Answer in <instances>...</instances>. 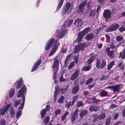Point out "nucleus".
Instances as JSON below:
<instances>
[{
	"mask_svg": "<svg viewBox=\"0 0 125 125\" xmlns=\"http://www.w3.org/2000/svg\"><path fill=\"white\" fill-rule=\"evenodd\" d=\"M26 88L25 86H22L17 96V97H19L22 96V102L21 104V105L19 108V110H21L23 109L25 101V96H23L24 93L26 92Z\"/></svg>",
	"mask_w": 125,
	"mask_h": 125,
	"instance_id": "1",
	"label": "nucleus"
},
{
	"mask_svg": "<svg viewBox=\"0 0 125 125\" xmlns=\"http://www.w3.org/2000/svg\"><path fill=\"white\" fill-rule=\"evenodd\" d=\"M90 45V43L86 44L79 43L77 45L75 46L74 52V53H76L80 51L81 50L83 51L84 48L89 46Z\"/></svg>",
	"mask_w": 125,
	"mask_h": 125,
	"instance_id": "2",
	"label": "nucleus"
},
{
	"mask_svg": "<svg viewBox=\"0 0 125 125\" xmlns=\"http://www.w3.org/2000/svg\"><path fill=\"white\" fill-rule=\"evenodd\" d=\"M106 61L105 59H103L101 61L99 59L97 60L96 63V66L98 69H102L104 68L106 66Z\"/></svg>",
	"mask_w": 125,
	"mask_h": 125,
	"instance_id": "3",
	"label": "nucleus"
},
{
	"mask_svg": "<svg viewBox=\"0 0 125 125\" xmlns=\"http://www.w3.org/2000/svg\"><path fill=\"white\" fill-rule=\"evenodd\" d=\"M59 63L57 60H55L54 61L53 64L52 66V68L53 69V71L54 72L53 73V78L54 79L55 83V79L57 77L56 72L58 70Z\"/></svg>",
	"mask_w": 125,
	"mask_h": 125,
	"instance_id": "4",
	"label": "nucleus"
},
{
	"mask_svg": "<svg viewBox=\"0 0 125 125\" xmlns=\"http://www.w3.org/2000/svg\"><path fill=\"white\" fill-rule=\"evenodd\" d=\"M59 40L58 39H56V41L53 38H52L50 39L47 43L45 48V50L46 51L47 50L52 46V44L54 42H58Z\"/></svg>",
	"mask_w": 125,
	"mask_h": 125,
	"instance_id": "5",
	"label": "nucleus"
},
{
	"mask_svg": "<svg viewBox=\"0 0 125 125\" xmlns=\"http://www.w3.org/2000/svg\"><path fill=\"white\" fill-rule=\"evenodd\" d=\"M119 27V25L117 23L113 24L106 29V31L109 32L114 31L117 29Z\"/></svg>",
	"mask_w": 125,
	"mask_h": 125,
	"instance_id": "6",
	"label": "nucleus"
},
{
	"mask_svg": "<svg viewBox=\"0 0 125 125\" xmlns=\"http://www.w3.org/2000/svg\"><path fill=\"white\" fill-rule=\"evenodd\" d=\"M59 44L60 43H56L54 45L50 51V53L49 54V57H51L54 54L56 51L58 46Z\"/></svg>",
	"mask_w": 125,
	"mask_h": 125,
	"instance_id": "7",
	"label": "nucleus"
},
{
	"mask_svg": "<svg viewBox=\"0 0 125 125\" xmlns=\"http://www.w3.org/2000/svg\"><path fill=\"white\" fill-rule=\"evenodd\" d=\"M87 2L84 1L79 5V8L77 10V12L80 13L82 14L84 10L83 7L85 6Z\"/></svg>",
	"mask_w": 125,
	"mask_h": 125,
	"instance_id": "8",
	"label": "nucleus"
},
{
	"mask_svg": "<svg viewBox=\"0 0 125 125\" xmlns=\"http://www.w3.org/2000/svg\"><path fill=\"white\" fill-rule=\"evenodd\" d=\"M11 104H9L6 105L5 106L1 108L0 110V114L2 115H3L10 108L11 106Z\"/></svg>",
	"mask_w": 125,
	"mask_h": 125,
	"instance_id": "9",
	"label": "nucleus"
},
{
	"mask_svg": "<svg viewBox=\"0 0 125 125\" xmlns=\"http://www.w3.org/2000/svg\"><path fill=\"white\" fill-rule=\"evenodd\" d=\"M79 70H76L75 71L71 77L70 79L71 80L73 81L78 77L79 75Z\"/></svg>",
	"mask_w": 125,
	"mask_h": 125,
	"instance_id": "10",
	"label": "nucleus"
},
{
	"mask_svg": "<svg viewBox=\"0 0 125 125\" xmlns=\"http://www.w3.org/2000/svg\"><path fill=\"white\" fill-rule=\"evenodd\" d=\"M103 15L104 18H109L111 16V12L109 10H106L104 11Z\"/></svg>",
	"mask_w": 125,
	"mask_h": 125,
	"instance_id": "11",
	"label": "nucleus"
},
{
	"mask_svg": "<svg viewBox=\"0 0 125 125\" xmlns=\"http://www.w3.org/2000/svg\"><path fill=\"white\" fill-rule=\"evenodd\" d=\"M41 62V61L40 59H39L38 61H37L36 63L33 67L31 70V72H32L35 71L40 65Z\"/></svg>",
	"mask_w": 125,
	"mask_h": 125,
	"instance_id": "12",
	"label": "nucleus"
},
{
	"mask_svg": "<svg viewBox=\"0 0 125 125\" xmlns=\"http://www.w3.org/2000/svg\"><path fill=\"white\" fill-rule=\"evenodd\" d=\"M78 111V109H76L73 113V114L72 116V118H71L72 120V122H73L76 119V118L77 117L78 114L77 112Z\"/></svg>",
	"mask_w": 125,
	"mask_h": 125,
	"instance_id": "13",
	"label": "nucleus"
},
{
	"mask_svg": "<svg viewBox=\"0 0 125 125\" xmlns=\"http://www.w3.org/2000/svg\"><path fill=\"white\" fill-rule=\"evenodd\" d=\"M79 86L78 85H74L73 88L72 90V94H76L79 90Z\"/></svg>",
	"mask_w": 125,
	"mask_h": 125,
	"instance_id": "14",
	"label": "nucleus"
},
{
	"mask_svg": "<svg viewBox=\"0 0 125 125\" xmlns=\"http://www.w3.org/2000/svg\"><path fill=\"white\" fill-rule=\"evenodd\" d=\"M71 5L70 3L67 2L64 8L63 9V12L64 13H66L69 10V8L71 7Z\"/></svg>",
	"mask_w": 125,
	"mask_h": 125,
	"instance_id": "15",
	"label": "nucleus"
},
{
	"mask_svg": "<svg viewBox=\"0 0 125 125\" xmlns=\"http://www.w3.org/2000/svg\"><path fill=\"white\" fill-rule=\"evenodd\" d=\"M94 34L92 33H91L88 34L86 36V37L84 38V39H86L87 41L91 39L94 37Z\"/></svg>",
	"mask_w": 125,
	"mask_h": 125,
	"instance_id": "16",
	"label": "nucleus"
},
{
	"mask_svg": "<svg viewBox=\"0 0 125 125\" xmlns=\"http://www.w3.org/2000/svg\"><path fill=\"white\" fill-rule=\"evenodd\" d=\"M22 82V78H20L19 81H17L16 83L15 84H17L16 88L17 89H19L21 85Z\"/></svg>",
	"mask_w": 125,
	"mask_h": 125,
	"instance_id": "17",
	"label": "nucleus"
},
{
	"mask_svg": "<svg viewBox=\"0 0 125 125\" xmlns=\"http://www.w3.org/2000/svg\"><path fill=\"white\" fill-rule=\"evenodd\" d=\"M84 35L81 32L79 33L78 35L77 38L76 40L78 42L81 41L82 39L83 38Z\"/></svg>",
	"mask_w": 125,
	"mask_h": 125,
	"instance_id": "18",
	"label": "nucleus"
},
{
	"mask_svg": "<svg viewBox=\"0 0 125 125\" xmlns=\"http://www.w3.org/2000/svg\"><path fill=\"white\" fill-rule=\"evenodd\" d=\"M98 109L99 108L98 107L94 105L91 106L89 108V110L91 111H97Z\"/></svg>",
	"mask_w": 125,
	"mask_h": 125,
	"instance_id": "19",
	"label": "nucleus"
},
{
	"mask_svg": "<svg viewBox=\"0 0 125 125\" xmlns=\"http://www.w3.org/2000/svg\"><path fill=\"white\" fill-rule=\"evenodd\" d=\"M120 89V86L118 85H116L114 86H113L112 90L114 92L118 91Z\"/></svg>",
	"mask_w": 125,
	"mask_h": 125,
	"instance_id": "20",
	"label": "nucleus"
},
{
	"mask_svg": "<svg viewBox=\"0 0 125 125\" xmlns=\"http://www.w3.org/2000/svg\"><path fill=\"white\" fill-rule=\"evenodd\" d=\"M90 29V28L89 27H87L85 28L84 30H83L81 32L84 35L85 34H87L89 31Z\"/></svg>",
	"mask_w": 125,
	"mask_h": 125,
	"instance_id": "21",
	"label": "nucleus"
},
{
	"mask_svg": "<svg viewBox=\"0 0 125 125\" xmlns=\"http://www.w3.org/2000/svg\"><path fill=\"white\" fill-rule=\"evenodd\" d=\"M115 63L114 61H112L110 62L108 65L107 69L108 70H110L112 68Z\"/></svg>",
	"mask_w": 125,
	"mask_h": 125,
	"instance_id": "22",
	"label": "nucleus"
},
{
	"mask_svg": "<svg viewBox=\"0 0 125 125\" xmlns=\"http://www.w3.org/2000/svg\"><path fill=\"white\" fill-rule=\"evenodd\" d=\"M47 112V110L45 109H43L41 111V116L42 118H43L45 116Z\"/></svg>",
	"mask_w": 125,
	"mask_h": 125,
	"instance_id": "23",
	"label": "nucleus"
},
{
	"mask_svg": "<svg viewBox=\"0 0 125 125\" xmlns=\"http://www.w3.org/2000/svg\"><path fill=\"white\" fill-rule=\"evenodd\" d=\"M108 93L107 92L103 90L100 92V95L101 96H106L107 95Z\"/></svg>",
	"mask_w": 125,
	"mask_h": 125,
	"instance_id": "24",
	"label": "nucleus"
},
{
	"mask_svg": "<svg viewBox=\"0 0 125 125\" xmlns=\"http://www.w3.org/2000/svg\"><path fill=\"white\" fill-rule=\"evenodd\" d=\"M15 92V89L14 88L12 89L9 92V96L10 98H11L14 95Z\"/></svg>",
	"mask_w": 125,
	"mask_h": 125,
	"instance_id": "25",
	"label": "nucleus"
},
{
	"mask_svg": "<svg viewBox=\"0 0 125 125\" xmlns=\"http://www.w3.org/2000/svg\"><path fill=\"white\" fill-rule=\"evenodd\" d=\"M67 32V31H66L65 32L62 31V32L59 33L57 35V37L59 38H61L64 36V34L65 33H66Z\"/></svg>",
	"mask_w": 125,
	"mask_h": 125,
	"instance_id": "26",
	"label": "nucleus"
},
{
	"mask_svg": "<svg viewBox=\"0 0 125 125\" xmlns=\"http://www.w3.org/2000/svg\"><path fill=\"white\" fill-rule=\"evenodd\" d=\"M123 39V36L118 35L116 37V40L117 42H119L122 40Z\"/></svg>",
	"mask_w": 125,
	"mask_h": 125,
	"instance_id": "27",
	"label": "nucleus"
},
{
	"mask_svg": "<svg viewBox=\"0 0 125 125\" xmlns=\"http://www.w3.org/2000/svg\"><path fill=\"white\" fill-rule=\"evenodd\" d=\"M69 113V112H68L67 111H66L65 113L61 117V119L62 121H64L66 119V116L68 115Z\"/></svg>",
	"mask_w": 125,
	"mask_h": 125,
	"instance_id": "28",
	"label": "nucleus"
},
{
	"mask_svg": "<svg viewBox=\"0 0 125 125\" xmlns=\"http://www.w3.org/2000/svg\"><path fill=\"white\" fill-rule=\"evenodd\" d=\"M87 111L86 110L82 111L80 114V117H82L83 116L86 115L87 113Z\"/></svg>",
	"mask_w": 125,
	"mask_h": 125,
	"instance_id": "29",
	"label": "nucleus"
},
{
	"mask_svg": "<svg viewBox=\"0 0 125 125\" xmlns=\"http://www.w3.org/2000/svg\"><path fill=\"white\" fill-rule=\"evenodd\" d=\"M114 54V51L113 50H112L108 52H107V55L111 58H113V55Z\"/></svg>",
	"mask_w": 125,
	"mask_h": 125,
	"instance_id": "30",
	"label": "nucleus"
},
{
	"mask_svg": "<svg viewBox=\"0 0 125 125\" xmlns=\"http://www.w3.org/2000/svg\"><path fill=\"white\" fill-rule=\"evenodd\" d=\"M122 54V59H124L125 58V49H124L122 52H120L119 54V58H120L121 57Z\"/></svg>",
	"mask_w": 125,
	"mask_h": 125,
	"instance_id": "31",
	"label": "nucleus"
},
{
	"mask_svg": "<svg viewBox=\"0 0 125 125\" xmlns=\"http://www.w3.org/2000/svg\"><path fill=\"white\" fill-rule=\"evenodd\" d=\"M63 0H59V3L57 8V9L59 10L60 9L63 4Z\"/></svg>",
	"mask_w": 125,
	"mask_h": 125,
	"instance_id": "32",
	"label": "nucleus"
},
{
	"mask_svg": "<svg viewBox=\"0 0 125 125\" xmlns=\"http://www.w3.org/2000/svg\"><path fill=\"white\" fill-rule=\"evenodd\" d=\"M105 117V114L104 113H103L99 116L98 117V118L99 119L101 120L104 119Z\"/></svg>",
	"mask_w": 125,
	"mask_h": 125,
	"instance_id": "33",
	"label": "nucleus"
},
{
	"mask_svg": "<svg viewBox=\"0 0 125 125\" xmlns=\"http://www.w3.org/2000/svg\"><path fill=\"white\" fill-rule=\"evenodd\" d=\"M108 75H107L106 76L103 75L100 78V80L101 81L105 80L108 79Z\"/></svg>",
	"mask_w": 125,
	"mask_h": 125,
	"instance_id": "34",
	"label": "nucleus"
},
{
	"mask_svg": "<svg viewBox=\"0 0 125 125\" xmlns=\"http://www.w3.org/2000/svg\"><path fill=\"white\" fill-rule=\"evenodd\" d=\"M10 114L11 117H12L15 114V110L13 108L11 107L10 109Z\"/></svg>",
	"mask_w": 125,
	"mask_h": 125,
	"instance_id": "35",
	"label": "nucleus"
},
{
	"mask_svg": "<svg viewBox=\"0 0 125 125\" xmlns=\"http://www.w3.org/2000/svg\"><path fill=\"white\" fill-rule=\"evenodd\" d=\"M94 58L95 57L94 56H92L90 58L87 62V63L88 64H90L94 60Z\"/></svg>",
	"mask_w": 125,
	"mask_h": 125,
	"instance_id": "36",
	"label": "nucleus"
},
{
	"mask_svg": "<svg viewBox=\"0 0 125 125\" xmlns=\"http://www.w3.org/2000/svg\"><path fill=\"white\" fill-rule=\"evenodd\" d=\"M116 45V43L115 42H112L110 44V47L112 49L115 48Z\"/></svg>",
	"mask_w": 125,
	"mask_h": 125,
	"instance_id": "37",
	"label": "nucleus"
},
{
	"mask_svg": "<svg viewBox=\"0 0 125 125\" xmlns=\"http://www.w3.org/2000/svg\"><path fill=\"white\" fill-rule=\"evenodd\" d=\"M22 112L21 110H19V111L16 113V118L18 119L20 117L21 115Z\"/></svg>",
	"mask_w": 125,
	"mask_h": 125,
	"instance_id": "38",
	"label": "nucleus"
},
{
	"mask_svg": "<svg viewBox=\"0 0 125 125\" xmlns=\"http://www.w3.org/2000/svg\"><path fill=\"white\" fill-rule=\"evenodd\" d=\"M93 80V79L92 77L89 78L86 82L85 84L86 85H88L92 82Z\"/></svg>",
	"mask_w": 125,
	"mask_h": 125,
	"instance_id": "39",
	"label": "nucleus"
},
{
	"mask_svg": "<svg viewBox=\"0 0 125 125\" xmlns=\"http://www.w3.org/2000/svg\"><path fill=\"white\" fill-rule=\"evenodd\" d=\"M64 97L63 96H61L59 99L58 100V102L60 103H61L63 102Z\"/></svg>",
	"mask_w": 125,
	"mask_h": 125,
	"instance_id": "40",
	"label": "nucleus"
},
{
	"mask_svg": "<svg viewBox=\"0 0 125 125\" xmlns=\"http://www.w3.org/2000/svg\"><path fill=\"white\" fill-rule=\"evenodd\" d=\"M83 105L82 102L81 101H79L77 103L76 106L77 107L82 106Z\"/></svg>",
	"mask_w": 125,
	"mask_h": 125,
	"instance_id": "41",
	"label": "nucleus"
},
{
	"mask_svg": "<svg viewBox=\"0 0 125 125\" xmlns=\"http://www.w3.org/2000/svg\"><path fill=\"white\" fill-rule=\"evenodd\" d=\"M20 102L21 101L20 100H15L14 102V106L16 107L19 105Z\"/></svg>",
	"mask_w": 125,
	"mask_h": 125,
	"instance_id": "42",
	"label": "nucleus"
},
{
	"mask_svg": "<svg viewBox=\"0 0 125 125\" xmlns=\"http://www.w3.org/2000/svg\"><path fill=\"white\" fill-rule=\"evenodd\" d=\"M61 112V110L60 109L58 108L55 110L54 113L55 115H57L60 114Z\"/></svg>",
	"mask_w": 125,
	"mask_h": 125,
	"instance_id": "43",
	"label": "nucleus"
},
{
	"mask_svg": "<svg viewBox=\"0 0 125 125\" xmlns=\"http://www.w3.org/2000/svg\"><path fill=\"white\" fill-rule=\"evenodd\" d=\"M50 119V117L49 116H46L44 119V122L46 124L49 121Z\"/></svg>",
	"mask_w": 125,
	"mask_h": 125,
	"instance_id": "44",
	"label": "nucleus"
},
{
	"mask_svg": "<svg viewBox=\"0 0 125 125\" xmlns=\"http://www.w3.org/2000/svg\"><path fill=\"white\" fill-rule=\"evenodd\" d=\"M90 66L89 65L88 66L83 67L82 70L83 71H87L89 70L90 69Z\"/></svg>",
	"mask_w": 125,
	"mask_h": 125,
	"instance_id": "45",
	"label": "nucleus"
},
{
	"mask_svg": "<svg viewBox=\"0 0 125 125\" xmlns=\"http://www.w3.org/2000/svg\"><path fill=\"white\" fill-rule=\"evenodd\" d=\"M105 35L106 39V41L108 42H110V36L108 34H106Z\"/></svg>",
	"mask_w": 125,
	"mask_h": 125,
	"instance_id": "46",
	"label": "nucleus"
},
{
	"mask_svg": "<svg viewBox=\"0 0 125 125\" xmlns=\"http://www.w3.org/2000/svg\"><path fill=\"white\" fill-rule=\"evenodd\" d=\"M6 123L4 119H2L0 120V125H5Z\"/></svg>",
	"mask_w": 125,
	"mask_h": 125,
	"instance_id": "47",
	"label": "nucleus"
},
{
	"mask_svg": "<svg viewBox=\"0 0 125 125\" xmlns=\"http://www.w3.org/2000/svg\"><path fill=\"white\" fill-rule=\"evenodd\" d=\"M74 65V62H72L69 65V66L68 67V69H70Z\"/></svg>",
	"mask_w": 125,
	"mask_h": 125,
	"instance_id": "48",
	"label": "nucleus"
},
{
	"mask_svg": "<svg viewBox=\"0 0 125 125\" xmlns=\"http://www.w3.org/2000/svg\"><path fill=\"white\" fill-rule=\"evenodd\" d=\"M59 80L60 82H64L66 80V79L63 78V75L62 74H61V76L59 78Z\"/></svg>",
	"mask_w": 125,
	"mask_h": 125,
	"instance_id": "49",
	"label": "nucleus"
},
{
	"mask_svg": "<svg viewBox=\"0 0 125 125\" xmlns=\"http://www.w3.org/2000/svg\"><path fill=\"white\" fill-rule=\"evenodd\" d=\"M71 101H70L69 102H68L66 104H65V106L67 108H69V107L71 105Z\"/></svg>",
	"mask_w": 125,
	"mask_h": 125,
	"instance_id": "50",
	"label": "nucleus"
},
{
	"mask_svg": "<svg viewBox=\"0 0 125 125\" xmlns=\"http://www.w3.org/2000/svg\"><path fill=\"white\" fill-rule=\"evenodd\" d=\"M123 62L119 63L117 67L120 68V69L123 70L124 68V65H122Z\"/></svg>",
	"mask_w": 125,
	"mask_h": 125,
	"instance_id": "51",
	"label": "nucleus"
},
{
	"mask_svg": "<svg viewBox=\"0 0 125 125\" xmlns=\"http://www.w3.org/2000/svg\"><path fill=\"white\" fill-rule=\"evenodd\" d=\"M95 10H93L91 11L89 15L90 16H94L95 14Z\"/></svg>",
	"mask_w": 125,
	"mask_h": 125,
	"instance_id": "52",
	"label": "nucleus"
},
{
	"mask_svg": "<svg viewBox=\"0 0 125 125\" xmlns=\"http://www.w3.org/2000/svg\"><path fill=\"white\" fill-rule=\"evenodd\" d=\"M92 6V4L91 2H89L88 4L87 7L89 9H90L91 8Z\"/></svg>",
	"mask_w": 125,
	"mask_h": 125,
	"instance_id": "53",
	"label": "nucleus"
},
{
	"mask_svg": "<svg viewBox=\"0 0 125 125\" xmlns=\"http://www.w3.org/2000/svg\"><path fill=\"white\" fill-rule=\"evenodd\" d=\"M119 30L121 32H122L124 31H125V27L122 26L119 28Z\"/></svg>",
	"mask_w": 125,
	"mask_h": 125,
	"instance_id": "54",
	"label": "nucleus"
},
{
	"mask_svg": "<svg viewBox=\"0 0 125 125\" xmlns=\"http://www.w3.org/2000/svg\"><path fill=\"white\" fill-rule=\"evenodd\" d=\"M81 19H77L75 21L74 24H75L77 23L78 24L81 22Z\"/></svg>",
	"mask_w": 125,
	"mask_h": 125,
	"instance_id": "55",
	"label": "nucleus"
},
{
	"mask_svg": "<svg viewBox=\"0 0 125 125\" xmlns=\"http://www.w3.org/2000/svg\"><path fill=\"white\" fill-rule=\"evenodd\" d=\"M68 23V25H69L70 26L72 24L73 22V20H69L67 21Z\"/></svg>",
	"mask_w": 125,
	"mask_h": 125,
	"instance_id": "56",
	"label": "nucleus"
},
{
	"mask_svg": "<svg viewBox=\"0 0 125 125\" xmlns=\"http://www.w3.org/2000/svg\"><path fill=\"white\" fill-rule=\"evenodd\" d=\"M110 120L109 119H107L106 120L105 124L106 125H110Z\"/></svg>",
	"mask_w": 125,
	"mask_h": 125,
	"instance_id": "57",
	"label": "nucleus"
},
{
	"mask_svg": "<svg viewBox=\"0 0 125 125\" xmlns=\"http://www.w3.org/2000/svg\"><path fill=\"white\" fill-rule=\"evenodd\" d=\"M67 91L66 89H61L59 90V91L60 92H62V93H64L65 91Z\"/></svg>",
	"mask_w": 125,
	"mask_h": 125,
	"instance_id": "58",
	"label": "nucleus"
},
{
	"mask_svg": "<svg viewBox=\"0 0 125 125\" xmlns=\"http://www.w3.org/2000/svg\"><path fill=\"white\" fill-rule=\"evenodd\" d=\"M68 23L66 21L64 23V24L63 25V26L64 27H66L68 26H70L69 25H68L67 24H68Z\"/></svg>",
	"mask_w": 125,
	"mask_h": 125,
	"instance_id": "59",
	"label": "nucleus"
},
{
	"mask_svg": "<svg viewBox=\"0 0 125 125\" xmlns=\"http://www.w3.org/2000/svg\"><path fill=\"white\" fill-rule=\"evenodd\" d=\"M58 93H57V90L56 89H55V91L54 93V97L55 99H56V97L57 95V94Z\"/></svg>",
	"mask_w": 125,
	"mask_h": 125,
	"instance_id": "60",
	"label": "nucleus"
},
{
	"mask_svg": "<svg viewBox=\"0 0 125 125\" xmlns=\"http://www.w3.org/2000/svg\"><path fill=\"white\" fill-rule=\"evenodd\" d=\"M119 116V114H116L114 116V118L115 120L116 119L118 118Z\"/></svg>",
	"mask_w": 125,
	"mask_h": 125,
	"instance_id": "61",
	"label": "nucleus"
},
{
	"mask_svg": "<svg viewBox=\"0 0 125 125\" xmlns=\"http://www.w3.org/2000/svg\"><path fill=\"white\" fill-rule=\"evenodd\" d=\"M50 105H47L46 107V109L47 110V111L48 110V111H49V110L50 109Z\"/></svg>",
	"mask_w": 125,
	"mask_h": 125,
	"instance_id": "62",
	"label": "nucleus"
},
{
	"mask_svg": "<svg viewBox=\"0 0 125 125\" xmlns=\"http://www.w3.org/2000/svg\"><path fill=\"white\" fill-rule=\"evenodd\" d=\"M105 0H98V1L100 2L102 4H103L104 3Z\"/></svg>",
	"mask_w": 125,
	"mask_h": 125,
	"instance_id": "63",
	"label": "nucleus"
},
{
	"mask_svg": "<svg viewBox=\"0 0 125 125\" xmlns=\"http://www.w3.org/2000/svg\"><path fill=\"white\" fill-rule=\"evenodd\" d=\"M89 94V92L87 91H84L83 93V94L85 96L86 95L88 94Z\"/></svg>",
	"mask_w": 125,
	"mask_h": 125,
	"instance_id": "64",
	"label": "nucleus"
}]
</instances>
